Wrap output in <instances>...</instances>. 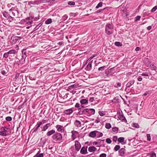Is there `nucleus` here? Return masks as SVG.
Segmentation results:
<instances>
[{
    "mask_svg": "<svg viewBox=\"0 0 157 157\" xmlns=\"http://www.w3.org/2000/svg\"><path fill=\"white\" fill-rule=\"evenodd\" d=\"M0 131V135L3 136H6L10 134L11 133L10 128L6 127H2Z\"/></svg>",
    "mask_w": 157,
    "mask_h": 157,
    "instance_id": "nucleus-1",
    "label": "nucleus"
},
{
    "mask_svg": "<svg viewBox=\"0 0 157 157\" xmlns=\"http://www.w3.org/2000/svg\"><path fill=\"white\" fill-rule=\"evenodd\" d=\"M113 26L112 24H108L106 25L105 27V33L107 35H110L113 33Z\"/></svg>",
    "mask_w": 157,
    "mask_h": 157,
    "instance_id": "nucleus-2",
    "label": "nucleus"
},
{
    "mask_svg": "<svg viewBox=\"0 0 157 157\" xmlns=\"http://www.w3.org/2000/svg\"><path fill=\"white\" fill-rule=\"evenodd\" d=\"M53 140L56 141H61L62 140V137L61 135L57 133L52 136Z\"/></svg>",
    "mask_w": 157,
    "mask_h": 157,
    "instance_id": "nucleus-3",
    "label": "nucleus"
},
{
    "mask_svg": "<svg viewBox=\"0 0 157 157\" xmlns=\"http://www.w3.org/2000/svg\"><path fill=\"white\" fill-rule=\"evenodd\" d=\"M26 50V49H24L22 52V55L21 56V58L20 60V61L21 64H23L25 62V59L27 57Z\"/></svg>",
    "mask_w": 157,
    "mask_h": 157,
    "instance_id": "nucleus-4",
    "label": "nucleus"
},
{
    "mask_svg": "<svg viewBox=\"0 0 157 157\" xmlns=\"http://www.w3.org/2000/svg\"><path fill=\"white\" fill-rule=\"evenodd\" d=\"M21 37L20 36H15L11 37V40L13 41L11 42L13 43H16L18 40L21 39Z\"/></svg>",
    "mask_w": 157,
    "mask_h": 157,
    "instance_id": "nucleus-5",
    "label": "nucleus"
},
{
    "mask_svg": "<svg viewBox=\"0 0 157 157\" xmlns=\"http://www.w3.org/2000/svg\"><path fill=\"white\" fill-rule=\"evenodd\" d=\"M75 146L76 150L78 151L81 148V145L78 141H76L75 142Z\"/></svg>",
    "mask_w": 157,
    "mask_h": 157,
    "instance_id": "nucleus-6",
    "label": "nucleus"
},
{
    "mask_svg": "<svg viewBox=\"0 0 157 157\" xmlns=\"http://www.w3.org/2000/svg\"><path fill=\"white\" fill-rule=\"evenodd\" d=\"M87 146L86 147H82L81 148V149L80 150V153L82 154H85L87 153Z\"/></svg>",
    "mask_w": 157,
    "mask_h": 157,
    "instance_id": "nucleus-7",
    "label": "nucleus"
},
{
    "mask_svg": "<svg viewBox=\"0 0 157 157\" xmlns=\"http://www.w3.org/2000/svg\"><path fill=\"white\" fill-rule=\"evenodd\" d=\"M73 108L68 109L64 110V113L67 115H69L71 114L73 112Z\"/></svg>",
    "mask_w": 157,
    "mask_h": 157,
    "instance_id": "nucleus-8",
    "label": "nucleus"
},
{
    "mask_svg": "<svg viewBox=\"0 0 157 157\" xmlns=\"http://www.w3.org/2000/svg\"><path fill=\"white\" fill-rule=\"evenodd\" d=\"M126 150L124 148H121L119 150V153L120 155L123 156L125 153Z\"/></svg>",
    "mask_w": 157,
    "mask_h": 157,
    "instance_id": "nucleus-9",
    "label": "nucleus"
},
{
    "mask_svg": "<svg viewBox=\"0 0 157 157\" xmlns=\"http://www.w3.org/2000/svg\"><path fill=\"white\" fill-rule=\"evenodd\" d=\"M97 131H94L90 132L89 135V136L90 137H92L93 138H94L97 134Z\"/></svg>",
    "mask_w": 157,
    "mask_h": 157,
    "instance_id": "nucleus-10",
    "label": "nucleus"
},
{
    "mask_svg": "<svg viewBox=\"0 0 157 157\" xmlns=\"http://www.w3.org/2000/svg\"><path fill=\"white\" fill-rule=\"evenodd\" d=\"M88 109H83L82 110H80L78 112V113L79 115H82L83 114H85L86 113H87L89 112Z\"/></svg>",
    "mask_w": 157,
    "mask_h": 157,
    "instance_id": "nucleus-11",
    "label": "nucleus"
},
{
    "mask_svg": "<svg viewBox=\"0 0 157 157\" xmlns=\"http://www.w3.org/2000/svg\"><path fill=\"white\" fill-rule=\"evenodd\" d=\"M41 3V1L36 0L34 1H30L29 3L32 5H38Z\"/></svg>",
    "mask_w": 157,
    "mask_h": 157,
    "instance_id": "nucleus-12",
    "label": "nucleus"
},
{
    "mask_svg": "<svg viewBox=\"0 0 157 157\" xmlns=\"http://www.w3.org/2000/svg\"><path fill=\"white\" fill-rule=\"evenodd\" d=\"M118 118L120 120H121L123 122H127V120L124 117L123 114L120 115L118 117Z\"/></svg>",
    "mask_w": 157,
    "mask_h": 157,
    "instance_id": "nucleus-13",
    "label": "nucleus"
},
{
    "mask_svg": "<svg viewBox=\"0 0 157 157\" xmlns=\"http://www.w3.org/2000/svg\"><path fill=\"white\" fill-rule=\"evenodd\" d=\"M3 16L7 19H9L10 18L12 19V20H13V17L10 16L9 14L6 12L5 11L3 13Z\"/></svg>",
    "mask_w": 157,
    "mask_h": 157,
    "instance_id": "nucleus-14",
    "label": "nucleus"
},
{
    "mask_svg": "<svg viewBox=\"0 0 157 157\" xmlns=\"http://www.w3.org/2000/svg\"><path fill=\"white\" fill-rule=\"evenodd\" d=\"M135 81L134 80H132L129 82L127 84L126 86V88H129L130 86L134 84Z\"/></svg>",
    "mask_w": 157,
    "mask_h": 157,
    "instance_id": "nucleus-15",
    "label": "nucleus"
},
{
    "mask_svg": "<svg viewBox=\"0 0 157 157\" xmlns=\"http://www.w3.org/2000/svg\"><path fill=\"white\" fill-rule=\"evenodd\" d=\"M48 69V66H44V67H40V72L41 73L43 72H44L43 73H44Z\"/></svg>",
    "mask_w": 157,
    "mask_h": 157,
    "instance_id": "nucleus-16",
    "label": "nucleus"
},
{
    "mask_svg": "<svg viewBox=\"0 0 157 157\" xmlns=\"http://www.w3.org/2000/svg\"><path fill=\"white\" fill-rule=\"evenodd\" d=\"M41 125V123H39L37 122L36 125V127L33 129V132H36L38 130V128L40 127Z\"/></svg>",
    "mask_w": 157,
    "mask_h": 157,
    "instance_id": "nucleus-17",
    "label": "nucleus"
},
{
    "mask_svg": "<svg viewBox=\"0 0 157 157\" xmlns=\"http://www.w3.org/2000/svg\"><path fill=\"white\" fill-rule=\"evenodd\" d=\"M50 126V123H48L43 127H41L42 128V131H45L49 128Z\"/></svg>",
    "mask_w": 157,
    "mask_h": 157,
    "instance_id": "nucleus-18",
    "label": "nucleus"
},
{
    "mask_svg": "<svg viewBox=\"0 0 157 157\" xmlns=\"http://www.w3.org/2000/svg\"><path fill=\"white\" fill-rule=\"evenodd\" d=\"M93 60H91L90 62H89L88 64L86 67V70L88 71H90L92 67V64Z\"/></svg>",
    "mask_w": 157,
    "mask_h": 157,
    "instance_id": "nucleus-19",
    "label": "nucleus"
},
{
    "mask_svg": "<svg viewBox=\"0 0 157 157\" xmlns=\"http://www.w3.org/2000/svg\"><path fill=\"white\" fill-rule=\"evenodd\" d=\"M80 102L82 105L87 104L88 103V100L86 99H81L80 101Z\"/></svg>",
    "mask_w": 157,
    "mask_h": 157,
    "instance_id": "nucleus-20",
    "label": "nucleus"
},
{
    "mask_svg": "<svg viewBox=\"0 0 157 157\" xmlns=\"http://www.w3.org/2000/svg\"><path fill=\"white\" fill-rule=\"evenodd\" d=\"M31 19V18L30 17H27L25 19V21L26 23L31 24L32 23L33 21H30Z\"/></svg>",
    "mask_w": 157,
    "mask_h": 157,
    "instance_id": "nucleus-21",
    "label": "nucleus"
},
{
    "mask_svg": "<svg viewBox=\"0 0 157 157\" xmlns=\"http://www.w3.org/2000/svg\"><path fill=\"white\" fill-rule=\"evenodd\" d=\"M75 124L78 127H80L81 126V123L78 120H76L75 122Z\"/></svg>",
    "mask_w": 157,
    "mask_h": 157,
    "instance_id": "nucleus-22",
    "label": "nucleus"
},
{
    "mask_svg": "<svg viewBox=\"0 0 157 157\" xmlns=\"http://www.w3.org/2000/svg\"><path fill=\"white\" fill-rule=\"evenodd\" d=\"M120 97L118 96L115 97L113 98V102L115 103H119L120 102Z\"/></svg>",
    "mask_w": 157,
    "mask_h": 157,
    "instance_id": "nucleus-23",
    "label": "nucleus"
},
{
    "mask_svg": "<svg viewBox=\"0 0 157 157\" xmlns=\"http://www.w3.org/2000/svg\"><path fill=\"white\" fill-rule=\"evenodd\" d=\"M55 132V130H52L50 131H48L47 134L46 135L48 136H50Z\"/></svg>",
    "mask_w": 157,
    "mask_h": 157,
    "instance_id": "nucleus-24",
    "label": "nucleus"
},
{
    "mask_svg": "<svg viewBox=\"0 0 157 157\" xmlns=\"http://www.w3.org/2000/svg\"><path fill=\"white\" fill-rule=\"evenodd\" d=\"M8 71L7 70L2 69L1 71V73L2 75L4 76H7Z\"/></svg>",
    "mask_w": 157,
    "mask_h": 157,
    "instance_id": "nucleus-25",
    "label": "nucleus"
},
{
    "mask_svg": "<svg viewBox=\"0 0 157 157\" xmlns=\"http://www.w3.org/2000/svg\"><path fill=\"white\" fill-rule=\"evenodd\" d=\"M97 148L94 146L90 147L88 148V151L90 152H92L96 150Z\"/></svg>",
    "mask_w": 157,
    "mask_h": 157,
    "instance_id": "nucleus-26",
    "label": "nucleus"
},
{
    "mask_svg": "<svg viewBox=\"0 0 157 157\" xmlns=\"http://www.w3.org/2000/svg\"><path fill=\"white\" fill-rule=\"evenodd\" d=\"M43 23L40 22L36 26L34 29L33 31H35L38 29L42 25Z\"/></svg>",
    "mask_w": 157,
    "mask_h": 157,
    "instance_id": "nucleus-27",
    "label": "nucleus"
},
{
    "mask_svg": "<svg viewBox=\"0 0 157 157\" xmlns=\"http://www.w3.org/2000/svg\"><path fill=\"white\" fill-rule=\"evenodd\" d=\"M124 140V138L123 137H120L118 138L117 139L118 141L121 143H122V144H124V143H122Z\"/></svg>",
    "mask_w": 157,
    "mask_h": 157,
    "instance_id": "nucleus-28",
    "label": "nucleus"
},
{
    "mask_svg": "<svg viewBox=\"0 0 157 157\" xmlns=\"http://www.w3.org/2000/svg\"><path fill=\"white\" fill-rule=\"evenodd\" d=\"M89 112H88V113H90L91 114H94L95 113V109H88Z\"/></svg>",
    "mask_w": 157,
    "mask_h": 157,
    "instance_id": "nucleus-29",
    "label": "nucleus"
},
{
    "mask_svg": "<svg viewBox=\"0 0 157 157\" xmlns=\"http://www.w3.org/2000/svg\"><path fill=\"white\" fill-rule=\"evenodd\" d=\"M144 62L147 65L148 67L149 66L150 64V62L149 61V59L148 58H146L144 60Z\"/></svg>",
    "mask_w": 157,
    "mask_h": 157,
    "instance_id": "nucleus-30",
    "label": "nucleus"
},
{
    "mask_svg": "<svg viewBox=\"0 0 157 157\" xmlns=\"http://www.w3.org/2000/svg\"><path fill=\"white\" fill-rule=\"evenodd\" d=\"M156 67L155 66H154V65L152 64L151 66V69L154 71V72L153 73L154 74H155L156 73V71H155L156 69Z\"/></svg>",
    "mask_w": 157,
    "mask_h": 157,
    "instance_id": "nucleus-31",
    "label": "nucleus"
},
{
    "mask_svg": "<svg viewBox=\"0 0 157 157\" xmlns=\"http://www.w3.org/2000/svg\"><path fill=\"white\" fill-rule=\"evenodd\" d=\"M63 126L60 125H57L56 126V128L57 129V130L59 132H61L62 130V128Z\"/></svg>",
    "mask_w": 157,
    "mask_h": 157,
    "instance_id": "nucleus-32",
    "label": "nucleus"
},
{
    "mask_svg": "<svg viewBox=\"0 0 157 157\" xmlns=\"http://www.w3.org/2000/svg\"><path fill=\"white\" fill-rule=\"evenodd\" d=\"M52 22V20L51 18H49L47 19L45 21V24H49L51 23Z\"/></svg>",
    "mask_w": 157,
    "mask_h": 157,
    "instance_id": "nucleus-33",
    "label": "nucleus"
},
{
    "mask_svg": "<svg viewBox=\"0 0 157 157\" xmlns=\"http://www.w3.org/2000/svg\"><path fill=\"white\" fill-rule=\"evenodd\" d=\"M105 127L107 129H110L111 127V125L109 123H106L105 125Z\"/></svg>",
    "mask_w": 157,
    "mask_h": 157,
    "instance_id": "nucleus-34",
    "label": "nucleus"
},
{
    "mask_svg": "<svg viewBox=\"0 0 157 157\" xmlns=\"http://www.w3.org/2000/svg\"><path fill=\"white\" fill-rule=\"evenodd\" d=\"M115 44L117 46H121L122 44L119 42H115Z\"/></svg>",
    "mask_w": 157,
    "mask_h": 157,
    "instance_id": "nucleus-35",
    "label": "nucleus"
},
{
    "mask_svg": "<svg viewBox=\"0 0 157 157\" xmlns=\"http://www.w3.org/2000/svg\"><path fill=\"white\" fill-rule=\"evenodd\" d=\"M8 53L9 54H14L16 52V51L14 50H11L9 51L8 52Z\"/></svg>",
    "mask_w": 157,
    "mask_h": 157,
    "instance_id": "nucleus-36",
    "label": "nucleus"
},
{
    "mask_svg": "<svg viewBox=\"0 0 157 157\" xmlns=\"http://www.w3.org/2000/svg\"><path fill=\"white\" fill-rule=\"evenodd\" d=\"M120 148V146L119 145H116L114 148V150L115 151H117L119 150Z\"/></svg>",
    "mask_w": 157,
    "mask_h": 157,
    "instance_id": "nucleus-37",
    "label": "nucleus"
},
{
    "mask_svg": "<svg viewBox=\"0 0 157 157\" xmlns=\"http://www.w3.org/2000/svg\"><path fill=\"white\" fill-rule=\"evenodd\" d=\"M55 1V0H48V1H47V2L49 3L50 4V5L51 6L54 4Z\"/></svg>",
    "mask_w": 157,
    "mask_h": 157,
    "instance_id": "nucleus-38",
    "label": "nucleus"
},
{
    "mask_svg": "<svg viewBox=\"0 0 157 157\" xmlns=\"http://www.w3.org/2000/svg\"><path fill=\"white\" fill-rule=\"evenodd\" d=\"M118 128L117 127H114L112 128L113 131L116 133H117L118 130Z\"/></svg>",
    "mask_w": 157,
    "mask_h": 157,
    "instance_id": "nucleus-39",
    "label": "nucleus"
},
{
    "mask_svg": "<svg viewBox=\"0 0 157 157\" xmlns=\"http://www.w3.org/2000/svg\"><path fill=\"white\" fill-rule=\"evenodd\" d=\"M39 151H38V153L36 154V156L37 157H43L44 156V154L41 153L39 154Z\"/></svg>",
    "mask_w": 157,
    "mask_h": 157,
    "instance_id": "nucleus-40",
    "label": "nucleus"
},
{
    "mask_svg": "<svg viewBox=\"0 0 157 157\" xmlns=\"http://www.w3.org/2000/svg\"><path fill=\"white\" fill-rule=\"evenodd\" d=\"M102 4H103V3L102 2H99L97 6H96V8L98 9L100 7H101L102 6Z\"/></svg>",
    "mask_w": 157,
    "mask_h": 157,
    "instance_id": "nucleus-41",
    "label": "nucleus"
},
{
    "mask_svg": "<svg viewBox=\"0 0 157 157\" xmlns=\"http://www.w3.org/2000/svg\"><path fill=\"white\" fill-rule=\"evenodd\" d=\"M106 8V7L104 8L101 9V10H99L96 11V12H95V13H99L103 11L104 10H105Z\"/></svg>",
    "mask_w": 157,
    "mask_h": 157,
    "instance_id": "nucleus-42",
    "label": "nucleus"
},
{
    "mask_svg": "<svg viewBox=\"0 0 157 157\" xmlns=\"http://www.w3.org/2000/svg\"><path fill=\"white\" fill-rule=\"evenodd\" d=\"M98 135L97 137H99L102 136H103V134L102 132H100L97 131V134Z\"/></svg>",
    "mask_w": 157,
    "mask_h": 157,
    "instance_id": "nucleus-43",
    "label": "nucleus"
},
{
    "mask_svg": "<svg viewBox=\"0 0 157 157\" xmlns=\"http://www.w3.org/2000/svg\"><path fill=\"white\" fill-rule=\"evenodd\" d=\"M157 9V6H155L151 10V11L152 12H153L155 11Z\"/></svg>",
    "mask_w": 157,
    "mask_h": 157,
    "instance_id": "nucleus-44",
    "label": "nucleus"
},
{
    "mask_svg": "<svg viewBox=\"0 0 157 157\" xmlns=\"http://www.w3.org/2000/svg\"><path fill=\"white\" fill-rule=\"evenodd\" d=\"M106 142L107 143L110 144L111 143L112 141L110 138H107L106 140Z\"/></svg>",
    "mask_w": 157,
    "mask_h": 157,
    "instance_id": "nucleus-45",
    "label": "nucleus"
},
{
    "mask_svg": "<svg viewBox=\"0 0 157 157\" xmlns=\"http://www.w3.org/2000/svg\"><path fill=\"white\" fill-rule=\"evenodd\" d=\"M68 4L70 5L73 6L75 5V3L74 2L69 1L68 2Z\"/></svg>",
    "mask_w": 157,
    "mask_h": 157,
    "instance_id": "nucleus-46",
    "label": "nucleus"
},
{
    "mask_svg": "<svg viewBox=\"0 0 157 157\" xmlns=\"http://www.w3.org/2000/svg\"><path fill=\"white\" fill-rule=\"evenodd\" d=\"M6 120L7 121H11L12 120V118L11 117H7L6 118Z\"/></svg>",
    "mask_w": 157,
    "mask_h": 157,
    "instance_id": "nucleus-47",
    "label": "nucleus"
},
{
    "mask_svg": "<svg viewBox=\"0 0 157 157\" xmlns=\"http://www.w3.org/2000/svg\"><path fill=\"white\" fill-rule=\"evenodd\" d=\"M99 115L101 116H103L105 115V113L103 111H99L98 112Z\"/></svg>",
    "mask_w": 157,
    "mask_h": 157,
    "instance_id": "nucleus-48",
    "label": "nucleus"
},
{
    "mask_svg": "<svg viewBox=\"0 0 157 157\" xmlns=\"http://www.w3.org/2000/svg\"><path fill=\"white\" fill-rule=\"evenodd\" d=\"M133 126L134 127H135L137 128H139V125L137 123H133Z\"/></svg>",
    "mask_w": 157,
    "mask_h": 157,
    "instance_id": "nucleus-49",
    "label": "nucleus"
},
{
    "mask_svg": "<svg viewBox=\"0 0 157 157\" xmlns=\"http://www.w3.org/2000/svg\"><path fill=\"white\" fill-rule=\"evenodd\" d=\"M105 67V66L100 67L98 68V71H103L104 70Z\"/></svg>",
    "mask_w": 157,
    "mask_h": 157,
    "instance_id": "nucleus-50",
    "label": "nucleus"
},
{
    "mask_svg": "<svg viewBox=\"0 0 157 157\" xmlns=\"http://www.w3.org/2000/svg\"><path fill=\"white\" fill-rule=\"evenodd\" d=\"M141 18L140 16H137L135 17V21H139Z\"/></svg>",
    "mask_w": 157,
    "mask_h": 157,
    "instance_id": "nucleus-51",
    "label": "nucleus"
},
{
    "mask_svg": "<svg viewBox=\"0 0 157 157\" xmlns=\"http://www.w3.org/2000/svg\"><path fill=\"white\" fill-rule=\"evenodd\" d=\"M117 136H113V141L115 142H116L117 140Z\"/></svg>",
    "mask_w": 157,
    "mask_h": 157,
    "instance_id": "nucleus-52",
    "label": "nucleus"
},
{
    "mask_svg": "<svg viewBox=\"0 0 157 157\" xmlns=\"http://www.w3.org/2000/svg\"><path fill=\"white\" fill-rule=\"evenodd\" d=\"M9 55V54L8 53V52H6L4 54L3 57L6 58L8 57Z\"/></svg>",
    "mask_w": 157,
    "mask_h": 157,
    "instance_id": "nucleus-53",
    "label": "nucleus"
},
{
    "mask_svg": "<svg viewBox=\"0 0 157 157\" xmlns=\"http://www.w3.org/2000/svg\"><path fill=\"white\" fill-rule=\"evenodd\" d=\"M147 140L148 141H150L151 140V136L150 134H147Z\"/></svg>",
    "mask_w": 157,
    "mask_h": 157,
    "instance_id": "nucleus-54",
    "label": "nucleus"
},
{
    "mask_svg": "<svg viewBox=\"0 0 157 157\" xmlns=\"http://www.w3.org/2000/svg\"><path fill=\"white\" fill-rule=\"evenodd\" d=\"M106 155L105 153H102L99 155V157H106Z\"/></svg>",
    "mask_w": 157,
    "mask_h": 157,
    "instance_id": "nucleus-55",
    "label": "nucleus"
},
{
    "mask_svg": "<svg viewBox=\"0 0 157 157\" xmlns=\"http://www.w3.org/2000/svg\"><path fill=\"white\" fill-rule=\"evenodd\" d=\"M151 157H156V154L155 152L152 153L151 155Z\"/></svg>",
    "mask_w": 157,
    "mask_h": 157,
    "instance_id": "nucleus-56",
    "label": "nucleus"
},
{
    "mask_svg": "<svg viewBox=\"0 0 157 157\" xmlns=\"http://www.w3.org/2000/svg\"><path fill=\"white\" fill-rule=\"evenodd\" d=\"M78 86L76 85H75V84H73L71 86H69L70 88H77Z\"/></svg>",
    "mask_w": 157,
    "mask_h": 157,
    "instance_id": "nucleus-57",
    "label": "nucleus"
},
{
    "mask_svg": "<svg viewBox=\"0 0 157 157\" xmlns=\"http://www.w3.org/2000/svg\"><path fill=\"white\" fill-rule=\"evenodd\" d=\"M149 12V11L148 10H144L143 11V13L144 14H146L147 13H148Z\"/></svg>",
    "mask_w": 157,
    "mask_h": 157,
    "instance_id": "nucleus-58",
    "label": "nucleus"
},
{
    "mask_svg": "<svg viewBox=\"0 0 157 157\" xmlns=\"http://www.w3.org/2000/svg\"><path fill=\"white\" fill-rule=\"evenodd\" d=\"M75 107L76 108H79L80 107V104L78 103H77L75 104Z\"/></svg>",
    "mask_w": 157,
    "mask_h": 157,
    "instance_id": "nucleus-59",
    "label": "nucleus"
},
{
    "mask_svg": "<svg viewBox=\"0 0 157 157\" xmlns=\"http://www.w3.org/2000/svg\"><path fill=\"white\" fill-rule=\"evenodd\" d=\"M94 97H91L90 98L89 101L90 102H92L94 101Z\"/></svg>",
    "mask_w": 157,
    "mask_h": 157,
    "instance_id": "nucleus-60",
    "label": "nucleus"
},
{
    "mask_svg": "<svg viewBox=\"0 0 157 157\" xmlns=\"http://www.w3.org/2000/svg\"><path fill=\"white\" fill-rule=\"evenodd\" d=\"M141 75L143 76H148V75L146 73H143Z\"/></svg>",
    "mask_w": 157,
    "mask_h": 157,
    "instance_id": "nucleus-61",
    "label": "nucleus"
},
{
    "mask_svg": "<svg viewBox=\"0 0 157 157\" xmlns=\"http://www.w3.org/2000/svg\"><path fill=\"white\" fill-rule=\"evenodd\" d=\"M142 78L141 76H139L137 78V80L139 81H140L142 80Z\"/></svg>",
    "mask_w": 157,
    "mask_h": 157,
    "instance_id": "nucleus-62",
    "label": "nucleus"
},
{
    "mask_svg": "<svg viewBox=\"0 0 157 157\" xmlns=\"http://www.w3.org/2000/svg\"><path fill=\"white\" fill-rule=\"evenodd\" d=\"M33 20L35 21H37L39 19V17H35L34 18H33Z\"/></svg>",
    "mask_w": 157,
    "mask_h": 157,
    "instance_id": "nucleus-63",
    "label": "nucleus"
},
{
    "mask_svg": "<svg viewBox=\"0 0 157 157\" xmlns=\"http://www.w3.org/2000/svg\"><path fill=\"white\" fill-rule=\"evenodd\" d=\"M104 140H99L98 141V143H101V142H104Z\"/></svg>",
    "mask_w": 157,
    "mask_h": 157,
    "instance_id": "nucleus-64",
    "label": "nucleus"
}]
</instances>
